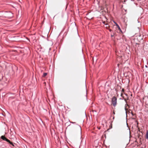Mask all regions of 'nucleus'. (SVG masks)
Here are the masks:
<instances>
[{"mask_svg": "<svg viewBox=\"0 0 148 148\" xmlns=\"http://www.w3.org/2000/svg\"><path fill=\"white\" fill-rule=\"evenodd\" d=\"M1 138L3 140L5 141L8 142L9 144L11 145L13 147L14 146V144L10 140L7 138L4 135L1 136Z\"/></svg>", "mask_w": 148, "mask_h": 148, "instance_id": "nucleus-1", "label": "nucleus"}, {"mask_svg": "<svg viewBox=\"0 0 148 148\" xmlns=\"http://www.w3.org/2000/svg\"><path fill=\"white\" fill-rule=\"evenodd\" d=\"M111 103L114 107H115L117 104V98L115 96H113L112 99Z\"/></svg>", "mask_w": 148, "mask_h": 148, "instance_id": "nucleus-2", "label": "nucleus"}, {"mask_svg": "<svg viewBox=\"0 0 148 148\" xmlns=\"http://www.w3.org/2000/svg\"><path fill=\"white\" fill-rule=\"evenodd\" d=\"M75 128L77 129V130L80 132L81 134V128L80 126L77 124H75Z\"/></svg>", "mask_w": 148, "mask_h": 148, "instance_id": "nucleus-3", "label": "nucleus"}, {"mask_svg": "<svg viewBox=\"0 0 148 148\" xmlns=\"http://www.w3.org/2000/svg\"><path fill=\"white\" fill-rule=\"evenodd\" d=\"M126 106H128V105L127 104V103H126V104H125V113L126 114V117H127V109L126 108Z\"/></svg>", "mask_w": 148, "mask_h": 148, "instance_id": "nucleus-4", "label": "nucleus"}, {"mask_svg": "<svg viewBox=\"0 0 148 148\" xmlns=\"http://www.w3.org/2000/svg\"><path fill=\"white\" fill-rule=\"evenodd\" d=\"M145 138L146 139H148V130H147L145 134Z\"/></svg>", "mask_w": 148, "mask_h": 148, "instance_id": "nucleus-5", "label": "nucleus"}, {"mask_svg": "<svg viewBox=\"0 0 148 148\" xmlns=\"http://www.w3.org/2000/svg\"><path fill=\"white\" fill-rule=\"evenodd\" d=\"M105 25H106V28L107 29H108V27L109 26V25L108 24H105Z\"/></svg>", "mask_w": 148, "mask_h": 148, "instance_id": "nucleus-6", "label": "nucleus"}, {"mask_svg": "<svg viewBox=\"0 0 148 148\" xmlns=\"http://www.w3.org/2000/svg\"><path fill=\"white\" fill-rule=\"evenodd\" d=\"M47 75V73H44L43 74V77H45Z\"/></svg>", "mask_w": 148, "mask_h": 148, "instance_id": "nucleus-7", "label": "nucleus"}, {"mask_svg": "<svg viewBox=\"0 0 148 148\" xmlns=\"http://www.w3.org/2000/svg\"><path fill=\"white\" fill-rule=\"evenodd\" d=\"M116 26L118 28V29H119V28H120V27L119 26V25H118V24H116Z\"/></svg>", "mask_w": 148, "mask_h": 148, "instance_id": "nucleus-8", "label": "nucleus"}, {"mask_svg": "<svg viewBox=\"0 0 148 148\" xmlns=\"http://www.w3.org/2000/svg\"><path fill=\"white\" fill-rule=\"evenodd\" d=\"M116 26L118 28V29H119V28H120V27L119 26V25H118V24H116Z\"/></svg>", "mask_w": 148, "mask_h": 148, "instance_id": "nucleus-9", "label": "nucleus"}, {"mask_svg": "<svg viewBox=\"0 0 148 148\" xmlns=\"http://www.w3.org/2000/svg\"><path fill=\"white\" fill-rule=\"evenodd\" d=\"M116 26L118 28V29H119V28H120V27L119 26V25H118V24H116Z\"/></svg>", "mask_w": 148, "mask_h": 148, "instance_id": "nucleus-10", "label": "nucleus"}, {"mask_svg": "<svg viewBox=\"0 0 148 148\" xmlns=\"http://www.w3.org/2000/svg\"><path fill=\"white\" fill-rule=\"evenodd\" d=\"M118 29L119 30V31H120V32H121L122 33V30H121V29L120 27V28H119V29Z\"/></svg>", "mask_w": 148, "mask_h": 148, "instance_id": "nucleus-11", "label": "nucleus"}, {"mask_svg": "<svg viewBox=\"0 0 148 148\" xmlns=\"http://www.w3.org/2000/svg\"><path fill=\"white\" fill-rule=\"evenodd\" d=\"M113 22L114 23V24L116 25V24H118L114 21H113Z\"/></svg>", "mask_w": 148, "mask_h": 148, "instance_id": "nucleus-12", "label": "nucleus"}, {"mask_svg": "<svg viewBox=\"0 0 148 148\" xmlns=\"http://www.w3.org/2000/svg\"><path fill=\"white\" fill-rule=\"evenodd\" d=\"M124 100L125 101V103H127V101H126V99H124Z\"/></svg>", "mask_w": 148, "mask_h": 148, "instance_id": "nucleus-13", "label": "nucleus"}, {"mask_svg": "<svg viewBox=\"0 0 148 148\" xmlns=\"http://www.w3.org/2000/svg\"><path fill=\"white\" fill-rule=\"evenodd\" d=\"M11 133H10L11 134V135H13V132L12 133V132L11 131Z\"/></svg>", "mask_w": 148, "mask_h": 148, "instance_id": "nucleus-14", "label": "nucleus"}, {"mask_svg": "<svg viewBox=\"0 0 148 148\" xmlns=\"http://www.w3.org/2000/svg\"><path fill=\"white\" fill-rule=\"evenodd\" d=\"M131 114H132V116H134V114L133 113H132L131 112Z\"/></svg>", "mask_w": 148, "mask_h": 148, "instance_id": "nucleus-15", "label": "nucleus"}, {"mask_svg": "<svg viewBox=\"0 0 148 148\" xmlns=\"http://www.w3.org/2000/svg\"><path fill=\"white\" fill-rule=\"evenodd\" d=\"M76 29H77V34L78 35V31H77V28H76Z\"/></svg>", "mask_w": 148, "mask_h": 148, "instance_id": "nucleus-16", "label": "nucleus"}, {"mask_svg": "<svg viewBox=\"0 0 148 148\" xmlns=\"http://www.w3.org/2000/svg\"><path fill=\"white\" fill-rule=\"evenodd\" d=\"M86 100L87 101H88V99H87V95H86Z\"/></svg>", "mask_w": 148, "mask_h": 148, "instance_id": "nucleus-17", "label": "nucleus"}, {"mask_svg": "<svg viewBox=\"0 0 148 148\" xmlns=\"http://www.w3.org/2000/svg\"><path fill=\"white\" fill-rule=\"evenodd\" d=\"M85 115L86 116V112L85 111Z\"/></svg>", "mask_w": 148, "mask_h": 148, "instance_id": "nucleus-18", "label": "nucleus"}, {"mask_svg": "<svg viewBox=\"0 0 148 148\" xmlns=\"http://www.w3.org/2000/svg\"><path fill=\"white\" fill-rule=\"evenodd\" d=\"M145 67H146V68H147V66L146 65H145Z\"/></svg>", "mask_w": 148, "mask_h": 148, "instance_id": "nucleus-19", "label": "nucleus"}, {"mask_svg": "<svg viewBox=\"0 0 148 148\" xmlns=\"http://www.w3.org/2000/svg\"><path fill=\"white\" fill-rule=\"evenodd\" d=\"M75 23V26H76V23H75H75Z\"/></svg>", "mask_w": 148, "mask_h": 148, "instance_id": "nucleus-20", "label": "nucleus"}, {"mask_svg": "<svg viewBox=\"0 0 148 148\" xmlns=\"http://www.w3.org/2000/svg\"><path fill=\"white\" fill-rule=\"evenodd\" d=\"M113 114H115V112H113Z\"/></svg>", "mask_w": 148, "mask_h": 148, "instance_id": "nucleus-21", "label": "nucleus"}, {"mask_svg": "<svg viewBox=\"0 0 148 148\" xmlns=\"http://www.w3.org/2000/svg\"><path fill=\"white\" fill-rule=\"evenodd\" d=\"M105 22H103V23L104 24H105Z\"/></svg>", "mask_w": 148, "mask_h": 148, "instance_id": "nucleus-22", "label": "nucleus"}, {"mask_svg": "<svg viewBox=\"0 0 148 148\" xmlns=\"http://www.w3.org/2000/svg\"><path fill=\"white\" fill-rule=\"evenodd\" d=\"M120 99H121H121H122H122H123L122 98H120Z\"/></svg>", "mask_w": 148, "mask_h": 148, "instance_id": "nucleus-23", "label": "nucleus"}, {"mask_svg": "<svg viewBox=\"0 0 148 148\" xmlns=\"http://www.w3.org/2000/svg\"><path fill=\"white\" fill-rule=\"evenodd\" d=\"M114 117L113 116V119H114Z\"/></svg>", "mask_w": 148, "mask_h": 148, "instance_id": "nucleus-24", "label": "nucleus"}, {"mask_svg": "<svg viewBox=\"0 0 148 148\" xmlns=\"http://www.w3.org/2000/svg\"><path fill=\"white\" fill-rule=\"evenodd\" d=\"M70 122L71 123H72L73 124L74 123V122Z\"/></svg>", "mask_w": 148, "mask_h": 148, "instance_id": "nucleus-25", "label": "nucleus"}, {"mask_svg": "<svg viewBox=\"0 0 148 148\" xmlns=\"http://www.w3.org/2000/svg\"><path fill=\"white\" fill-rule=\"evenodd\" d=\"M109 31H110V32H111V30H110H110H109Z\"/></svg>", "mask_w": 148, "mask_h": 148, "instance_id": "nucleus-26", "label": "nucleus"}, {"mask_svg": "<svg viewBox=\"0 0 148 148\" xmlns=\"http://www.w3.org/2000/svg\"><path fill=\"white\" fill-rule=\"evenodd\" d=\"M137 21H138V23H139V22L138 21V20H137Z\"/></svg>", "mask_w": 148, "mask_h": 148, "instance_id": "nucleus-27", "label": "nucleus"}, {"mask_svg": "<svg viewBox=\"0 0 148 148\" xmlns=\"http://www.w3.org/2000/svg\"><path fill=\"white\" fill-rule=\"evenodd\" d=\"M140 148H144L143 147H140Z\"/></svg>", "mask_w": 148, "mask_h": 148, "instance_id": "nucleus-28", "label": "nucleus"}, {"mask_svg": "<svg viewBox=\"0 0 148 148\" xmlns=\"http://www.w3.org/2000/svg\"><path fill=\"white\" fill-rule=\"evenodd\" d=\"M113 36V35H111V36H112V37Z\"/></svg>", "mask_w": 148, "mask_h": 148, "instance_id": "nucleus-29", "label": "nucleus"}, {"mask_svg": "<svg viewBox=\"0 0 148 148\" xmlns=\"http://www.w3.org/2000/svg\"><path fill=\"white\" fill-rule=\"evenodd\" d=\"M109 86V85H108V86Z\"/></svg>", "mask_w": 148, "mask_h": 148, "instance_id": "nucleus-30", "label": "nucleus"}]
</instances>
